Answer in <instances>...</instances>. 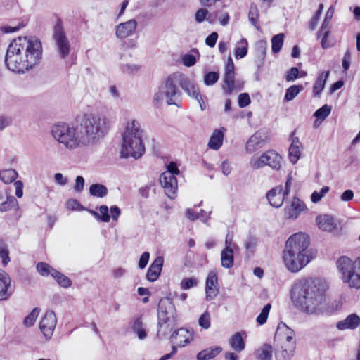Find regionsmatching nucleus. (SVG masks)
<instances>
[{"mask_svg": "<svg viewBox=\"0 0 360 360\" xmlns=\"http://www.w3.org/2000/svg\"><path fill=\"white\" fill-rule=\"evenodd\" d=\"M198 323L200 327L208 329L210 327V316L207 311L204 312L199 318Z\"/></svg>", "mask_w": 360, "mask_h": 360, "instance_id": "nucleus-57", "label": "nucleus"}, {"mask_svg": "<svg viewBox=\"0 0 360 360\" xmlns=\"http://www.w3.org/2000/svg\"><path fill=\"white\" fill-rule=\"evenodd\" d=\"M53 39L60 57L66 58L70 53V45L64 31L63 22L60 19L57 20L54 25Z\"/></svg>", "mask_w": 360, "mask_h": 360, "instance_id": "nucleus-9", "label": "nucleus"}, {"mask_svg": "<svg viewBox=\"0 0 360 360\" xmlns=\"http://www.w3.org/2000/svg\"><path fill=\"white\" fill-rule=\"evenodd\" d=\"M42 53V44L39 39L19 37L9 44L5 55V64L15 73H25L40 63Z\"/></svg>", "mask_w": 360, "mask_h": 360, "instance_id": "nucleus-2", "label": "nucleus"}, {"mask_svg": "<svg viewBox=\"0 0 360 360\" xmlns=\"http://www.w3.org/2000/svg\"><path fill=\"white\" fill-rule=\"evenodd\" d=\"M89 193L94 197L103 198L108 194V188L100 184H94L89 187Z\"/></svg>", "mask_w": 360, "mask_h": 360, "instance_id": "nucleus-37", "label": "nucleus"}, {"mask_svg": "<svg viewBox=\"0 0 360 360\" xmlns=\"http://www.w3.org/2000/svg\"><path fill=\"white\" fill-rule=\"evenodd\" d=\"M131 328L139 340H144L147 337V332L143 327L141 316L136 317L133 320Z\"/></svg>", "mask_w": 360, "mask_h": 360, "instance_id": "nucleus-32", "label": "nucleus"}, {"mask_svg": "<svg viewBox=\"0 0 360 360\" xmlns=\"http://www.w3.org/2000/svg\"><path fill=\"white\" fill-rule=\"evenodd\" d=\"M331 108L328 105H324L318 109L314 114L318 120H324L330 114Z\"/></svg>", "mask_w": 360, "mask_h": 360, "instance_id": "nucleus-52", "label": "nucleus"}, {"mask_svg": "<svg viewBox=\"0 0 360 360\" xmlns=\"http://www.w3.org/2000/svg\"><path fill=\"white\" fill-rule=\"evenodd\" d=\"M52 269H53L51 266L44 262H39L37 264V271L43 276H46L49 274L52 276Z\"/></svg>", "mask_w": 360, "mask_h": 360, "instance_id": "nucleus-54", "label": "nucleus"}, {"mask_svg": "<svg viewBox=\"0 0 360 360\" xmlns=\"http://www.w3.org/2000/svg\"><path fill=\"white\" fill-rule=\"evenodd\" d=\"M257 240L255 237L250 236L245 241L244 246L246 250L253 252L256 248Z\"/></svg>", "mask_w": 360, "mask_h": 360, "instance_id": "nucleus-58", "label": "nucleus"}, {"mask_svg": "<svg viewBox=\"0 0 360 360\" xmlns=\"http://www.w3.org/2000/svg\"><path fill=\"white\" fill-rule=\"evenodd\" d=\"M224 139V133L219 129H215L208 143V146L210 148L213 150H218L222 145Z\"/></svg>", "mask_w": 360, "mask_h": 360, "instance_id": "nucleus-30", "label": "nucleus"}, {"mask_svg": "<svg viewBox=\"0 0 360 360\" xmlns=\"http://www.w3.org/2000/svg\"><path fill=\"white\" fill-rule=\"evenodd\" d=\"M330 34V30H325L324 31H322V33L321 34V46L323 49H327L328 48H330L333 46L334 41L331 39H328V37Z\"/></svg>", "mask_w": 360, "mask_h": 360, "instance_id": "nucleus-46", "label": "nucleus"}, {"mask_svg": "<svg viewBox=\"0 0 360 360\" xmlns=\"http://www.w3.org/2000/svg\"><path fill=\"white\" fill-rule=\"evenodd\" d=\"M336 266L344 283L350 288H360V257L352 261L342 256L336 261Z\"/></svg>", "mask_w": 360, "mask_h": 360, "instance_id": "nucleus-5", "label": "nucleus"}, {"mask_svg": "<svg viewBox=\"0 0 360 360\" xmlns=\"http://www.w3.org/2000/svg\"><path fill=\"white\" fill-rule=\"evenodd\" d=\"M319 227L325 231H331L335 229L334 219L330 215L319 216L316 218Z\"/></svg>", "mask_w": 360, "mask_h": 360, "instance_id": "nucleus-28", "label": "nucleus"}, {"mask_svg": "<svg viewBox=\"0 0 360 360\" xmlns=\"http://www.w3.org/2000/svg\"><path fill=\"white\" fill-rule=\"evenodd\" d=\"M284 34L283 33L274 35L271 39V49L274 53H278L283 44Z\"/></svg>", "mask_w": 360, "mask_h": 360, "instance_id": "nucleus-45", "label": "nucleus"}, {"mask_svg": "<svg viewBox=\"0 0 360 360\" xmlns=\"http://www.w3.org/2000/svg\"><path fill=\"white\" fill-rule=\"evenodd\" d=\"M329 71H326L324 72H321L319 75L313 86V92L315 96H319L321 92L323 89L326 82L329 76Z\"/></svg>", "mask_w": 360, "mask_h": 360, "instance_id": "nucleus-33", "label": "nucleus"}, {"mask_svg": "<svg viewBox=\"0 0 360 360\" xmlns=\"http://www.w3.org/2000/svg\"><path fill=\"white\" fill-rule=\"evenodd\" d=\"M219 291L217 274L214 271L209 272L205 283V298L207 301L214 300Z\"/></svg>", "mask_w": 360, "mask_h": 360, "instance_id": "nucleus-17", "label": "nucleus"}, {"mask_svg": "<svg viewBox=\"0 0 360 360\" xmlns=\"http://www.w3.org/2000/svg\"><path fill=\"white\" fill-rule=\"evenodd\" d=\"M57 319L53 311H47L39 323V329L46 340L51 339L53 334Z\"/></svg>", "mask_w": 360, "mask_h": 360, "instance_id": "nucleus-12", "label": "nucleus"}, {"mask_svg": "<svg viewBox=\"0 0 360 360\" xmlns=\"http://www.w3.org/2000/svg\"><path fill=\"white\" fill-rule=\"evenodd\" d=\"M310 253H298L283 250V259L285 267L291 272H298L311 261Z\"/></svg>", "mask_w": 360, "mask_h": 360, "instance_id": "nucleus-8", "label": "nucleus"}, {"mask_svg": "<svg viewBox=\"0 0 360 360\" xmlns=\"http://www.w3.org/2000/svg\"><path fill=\"white\" fill-rule=\"evenodd\" d=\"M183 75L179 72H175L169 75L165 79L157 93L154 95V101L161 102L164 98L168 105H174L180 99L181 93L178 86H181Z\"/></svg>", "mask_w": 360, "mask_h": 360, "instance_id": "nucleus-6", "label": "nucleus"}, {"mask_svg": "<svg viewBox=\"0 0 360 360\" xmlns=\"http://www.w3.org/2000/svg\"><path fill=\"white\" fill-rule=\"evenodd\" d=\"M39 309L34 308L32 311L24 319L23 324L26 327H30L34 325L35 321L39 315Z\"/></svg>", "mask_w": 360, "mask_h": 360, "instance_id": "nucleus-47", "label": "nucleus"}, {"mask_svg": "<svg viewBox=\"0 0 360 360\" xmlns=\"http://www.w3.org/2000/svg\"><path fill=\"white\" fill-rule=\"evenodd\" d=\"M5 195L6 200L0 203L1 212H6L15 207H18V200L14 196L10 195L7 190L5 191Z\"/></svg>", "mask_w": 360, "mask_h": 360, "instance_id": "nucleus-34", "label": "nucleus"}, {"mask_svg": "<svg viewBox=\"0 0 360 360\" xmlns=\"http://www.w3.org/2000/svg\"><path fill=\"white\" fill-rule=\"evenodd\" d=\"M143 130L141 124L136 120L127 122L122 133V143L121 155L122 158H134L139 159L145 153V146L143 143Z\"/></svg>", "mask_w": 360, "mask_h": 360, "instance_id": "nucleus-4", "label": "nucleus"}, {"mask_svg": "<svg viewBox=\"0 0 360 360\" xmlns=\"http://www.w3.org/2000/svg\"><path fill=\"white\" fill-rule=\"evenodd\" d=\"M231 348L236 352H240L245 348V342L240 333H235L229 340Z\"/></svg>", "mask_w": 360, "mask_h": 360, "instance_id": "nucleus-35", "label": "nucleus"}, {"mask_svg": "<svg viewBox=\"0 0 360 360\" xmlns=\"http://www.w3.org/2000/svg\"><path fill=\"white\" fill-rule=\"evenodd\" d=\"M164 263V258L162 256H158L150 264L146 274V278L150 282L155 281L162 271V268Z\"/></svg>", "mask_w": 360, "mask_h": 360, "instance_id": "nucleus-21", "label": "nucleus"}, {"mask_svg": "<svg viewBox=\"0 0 360 360\" xmlns=\"http://www.w3.org/2000/svg\"><path fill=\"white\" fill-rule=\"evenodd\" d=\"M208 14V11L205 8H200L197 11L195 15V19L198 22H203Z\"/></svg>", "mask_w": 360, "mask_h": 360, "instance_id": "nucleus-64", "label": "nucleus"}, {"mask_svg": "<svg viewBox=\"0 0 360 360\" xmlns=\"http://www.w3.org/2000/svg\"><path fill=\"white\" fill-rule=\"evenodd\" d=\"M325 285L319 278H302L296 281L290 290L293 304L308 314L316 313L322 308Z\"/></svg>", "mask_w": 360, "mask_h": 360, "instance_id": "nucleus-3", "label": "nucleus"}, {"mask_svg": "<svg viewBox=\"0 0 360 360\" xmlns=\"http://www.w3.org/2000/svg\"><path fill=\"white\" fill-rule=\"evenodd\" d=\"M233 250L224 248L221 252V266L226 269H231L233 266Z\"/></svg>", "mask_w": 360, "mask_h": 360, "instance_id": "nucleus-31", "label": "nucleus"}, {"mask_svg": "<svg viewBox=\"0 0 360 360\" xmlns=\"http://www.w3.org/2000/svg\"><path fill=\"white\" fill-rule=\"evenodd\" d=\"M158 319L177 320L176 307L170 298L163 297L160 299L158 304Z\"/></svg>", "mask_w": 360, "mask_h": 360, "instance_id": "nucleus-11", "label": "nucleus"}, {"mask_svg": "<svg viewBox=\"0 0 360 360\" xmlns=\"http://www.w3.org/2000/svg\"><path fill=\"white\" fill-rule=\"evenodd\" d=\"M11 288V278L4 271L0 272V301L6 300L12 294Z\"/></svg>", "mask_w": 360, "mask_h": 360, "instance_id": "nucleus-24", "label": "nucleus"}, {"mask_svg": "<svg viewBox=\"0 0 360 360\" xmlns=\"http://www.w3.org/2000/svg\"><path fill=\"white\" fill-rule=\"evenodd\" d=\"M294 134L295 131L290 135L292 142L288 150L289 160L292 164H295L298 161L302 150V144L298 137L293 136Z\"/></svg>", "mask_w": 360, "mask_h": 360, "instance_id": "nucleus-19", "label": "nucleus"}, {"mask_svg": "<svg viewBox=\"0 0 360 360\" xmlns=\"http://www.w3.org/2000/svg\"><path fill=\"white\" fill-rule=\"evenodd\" d=\"M282 345H290L291 343L295 346V332L288 330V335L281 340Z\"/></svg>", "mask_w": 360, "mask_h": 360, "instance_id": "nucleus-62", "label": "nucleus"}, {"mask_svg": "<svg viewBox=\"0 0 360 360\" xmlns=\"http://www.w3.org/2000/svg\"><path fill=\"white\" fill-rule=\"evenodd\" d=\"M218 39V34L216 32H212L205 39V44L210 47H214Z\"/></svg>", "mask_w": 360, "mask_h": 360, "instance_id": "nucleus-63", "label": "nucleus"}, {"mask_svg": "<svg viewBox=\"0 0 360 360\" xmlns=\"http://www.w3.org/2000/svg\"><path fill=\"white\" fill-rule=\"evenodd\" d=\"M250 98L248 93H243L238 96V105L240 108H245L250 103Z\"/></svg>", "mask_w": 360, "mask_h": 360, "instance_id": "nucleus-60", "label": "nucleus"}, {"mask_svg": "<svg viewBox=\"0 0 360 360\" xmlns=\"http://www.w3.org/2000/svg\"><path fill=\"white\" fill-rule=\"evenodd\" d=\"M219 75L216 72H209L204 76V83L206 86H212L219 80Z\"/></svg>", "mask_w": 360, "mask_h": 360, "instance_id": "nucleus-53", "label": "nucleus"}, {"mask_svg": "<svg viewBox=\"0 0 360 360\" xmlns=\"http://www.w3.org/2000/svg\"><path fill=\"white\" fill-rule=\"evenodd\" d=\"M182 63L186 67H191L196 63V58L193 55L185 54L182 57Z\"/></svg>", "mask_w": 360, "mask_h": 360, "instance_id": "nucleus-61", "label": "nucleus"}, {"mask_svg": "<svg viewBox=\"0 0 360 360\" xmlns=\"http://www.w3.org/2000/svg\"><path fill=\"white\" fill-rule=\"evenodd\" d=\"M282 157L274 150H269L260 156H252L250 160V166L253 169H258L269 166L274 170L281 167Z\"/></svg>", "mask_w": 360, "mask_h": 360, "instance_id": "nucleus-7", "label": "nucleus"}, {"mask_svg": "<svg viewBox=\"0 0 360 360\" xmlns=\"http://www.w3.org/2000/svg\"><path fill=\"white\" fill-rule=\"evenodd\" d=\"M0 257L2 259V264L4 266H6L10 262L7 245L4 241L1 240H0Z\"/></svg>", "mask_w": 360, "mask_h": 360, "instance_id": "nucleus-51", "label": "nucleus"}, {"mask_svg": "<svg viewBox=\"0 0 360 360\" xmlns=\"http://www.w3.org/2000/svg\"><path fill=\"white\" fill-rule=\"evenodd\" d=\"M271 307L270 304H267L263 307L262 311L256 319L258 324L263 325L266 322Z\"/></svg>", "mask_w": 360, "mask_h": 360, "instance_id": "nucleus-50", "label": "nucleus"}, {"mask_svg": "<svg viewBox=\"0 0 360 360\" xmlns=\"http://www.w3.org/2000/svg\"><path fill=\"white\" fill-rule=\"evenodd\" d=\"M288 330H292L290 328H289L285 323L281 322L278 325L276 331V337L281 340L288 335Z\"/></svg>", "mask_w": 360, "mask_h": 360, "instance_id": "nucleus-48", "label": "nucleus"}, {"mask_svg": "<svg viewBox=\"0 0 360 360\" xmlns=\"http://www.w3.org/2000/svg\"><path fill=\"white\" fill-rule=\"evenodd\" d=\"M91 213L97 220L101 221L103 222H108L110 219L109 209L108 206L105 205L100 206L99 212L91 211Z\"/></svg>", "mask_w": 360, "mask_h": 360, "instance_id": "nucleus-39", "label": "nucleus"}, {"mask_svg": "<svg viewBox=\"0 0 360 360\" xmlns=\"http://www.w3.org/2000/svg\"><path fill=\"white\" fill-rule=\"evenodd\" d=\"M334 13V11L332 8H330L325 15L324 20L321 24V28L318 31L316 36L317 39H319L321 37V34L322 33V31H324L325 30H330V22L333 18Z\"/></svg>", "mask_w": 360, "mask_h": 360, "instance_id": "nucleus-43", "label": "nucleus"}, {"mask_svg": "<svg viewBox=\"0 0 360 360\" xmlns=\"http://www.w3.org/2000/svg\"><path fill=\"white\" fill-rule=\"evenodd\" d=\"M222 90L226 95H230L235 89V73H225L223 78Z\"/></svg>", "mask_w": 360, "mask_h": 360, "instance_id": "nucleus-29", "label": "nucleus"}, {"mask_svg": "<svg viewBox=\"0 0 360 360\" xmlns=\"http://www.w3.org/2000/svg\"><path fill=\"white\" fill-rule=\"evenodd\" d=\"M18 175V172L13 169H4L0 172V179L8 184L14 181Z\"/></svg>", "mask_w": 360, "mask_h": 360, "instance_id": "nucleus-38", "label": "nucleus"}, {"mask_svg": "<svg viewBox=\"0 0 360 360\" xmlns=\"http://www.w3.org/2000/svg\"><path fill=\"white\" fill-rule=\"evenodd\" d=\"M111 122L104 115L86 113L76 124L60 122L51 127V135L69 150L97 145L108 133Z\"/></svg>", "mask_w": 360, "mask_h": 360, "instance_id": "nucleus-1", "label": "nucleus"}, {"mask_svg": "<svg viewBox=\"0 0 360 360\" xmlns=\"http://www.w3.org/2000/svg\"><path fill=\"white\" fill-rule=\"evenodd\" d=\"M160 182L164 188L165 194L174 199L176 196L178 184L176 176H172L169 173L162 174L160 176Z\"/></svg>", "mask_w": 360, "mask_h": 360, "instance_id": "nucleus-13", "label": "nucleus"}, {"mask_svg": "<svg viewBox=\"0 0 360 360\" xmlns=\"http://www.w3.org/2000/svg\"><path fill=\"white\" fill-rule=\"evenodd\" d=\"M360 325V316L356 314H351L347 316L344 320L340 321L337 323L336 327L340 330H354Z\"/></svg>", "mask_w": 360, "mask_h": 360, "instance_id": "nucleus-23", "label": "nucleus"}, {"mask_svg": "<svg viewBox=\"0 0 360 360\" xmlns=\"http://www.w3.org/2000/svg\"><path fill=\"white\" fill-rule=\"evenodd\" d=\"M273 349L271 345H264L257 352L258 360H272Z\"/></svg>", "mask_w": 360, "mask_h": 360, "instance_id": "nucleus-40", "label": "nucleus"}, {"mask_svg": "<svg viewBox=\"0 0 360 360\" xmlns=\"http://www.w3.org/2000/svg\"><path fill=\"white\" fill-rule=\"evenodd\" d=\"M285 197L286 195L283 193L282 186H276L266 193L269 203L276 208H279L283 205Z\"/></svg>", "mask_w": 360, "mask_h": 360, "instance_id": "nucleus-18", "label": "nucleus"}, {"mask_svg": "<svg viewBox=\"0 0 360 360\" xmlns=\"http://www.w3.org/2000/svg\"><path fill=\"white\" fill-rule=\"evenodd\" d=\"M295 350V346L293 344L290 345H281L275 352L276 360H290Z\"/></svg>", "mask_w": 360, "mask_h": 360, "instance_id": "nucleus-26", "label": "nucleus"}, {"mask_svg": "<svg viewBox=\"0 0 360 360\" xmlns=\"http://www.w3.org/2000/svg\"><path fill=\"white\" fill-rule=\"evenodd\" d=\"M52 276L56 280L58 283L63 288H68L72 285V281L68 277L56 269H52Z\"/></svg>", "mask_w": 360, "mask_h": 360, "instance_id": "nucleus-42", "label": "nucleus"}, {"mask_svg": "<svg viewBox=\"0 0 360 360\" xmlns=\"http://www.w3.org/2000/svg\"><path fill=\"white\" fill-rule=\"evenodd\" d=\"M299 75V70L296 67L291 68L287 72L285 75V80L287 82H292L295 81Z\"/></svg>", "mask_w": 360, "mask_h": 360, "instance_id": "nucleus-59", "label": "nucleus"}, {"mask_svg": "<svg viewBox=\"0 0 360 360\" xmlns=\"http://www.w3.org/2000/svg\"><path fill=\"white\" fill-rule=\"evenodd\" d=\"M181 88L189 96L198 101L200 104L201 110H205V103L198 86L194 84L189 80V79L184 75L182 77Z\"/></svg>", "mask_w": 360, "mask_h": 360, "instance_id": "nucleus-15", "label": "nucleus"}, {"mask_svg": "<svg viewBox=\"0 0 360 360\" xmlns=\"http://www.w3.org/2000/svg\"><path fill=\"white\" fill-rule=\"evenodd\" d=\"M158 336L159 338H163L167 337L168 335H172L173 330L175 328L177 323L176 319H158Z\"/></svg>", "mask_w": 360, "mask_h": 360, "instance_id": "nucleus-20", "label": "nucleus"}, {"mask_svg": "<svg viewBox=\"0 0 360 360\" xmlns=\"http://www.w3.org/2000/svg\"><path fill=\"white\" fill-rule=\"evenodd\" d=\"M137 25V22L134 19L120 22L115 27L116 37L122 41L124 39L132 36L136 32Z\"/></svg>", "mask_w": 360, "mask_h": 360, "instance_id": "nucleus-14", "label": "nucleus"}, {"mask_svg": "<svg viewBox=\"0 0 360 360\" xmlns=\"http://www.w3.org/2000/svg\"><path fill=\"white\" fill-rule=\"evenodd\" d=\"M198 283V279L194 277L184 278L181 281L180 286L183 290H189L197 286Z\"/></svg>", "mask_w": 360, "mask_h": 360, "instance_id": "nucleus-49", "label": "nucleus"}, {"mask_svg": "<svg viewBox=\"0 0 360 360\" xmlns=\"http://www.w3.org/2000/svg\"><path fill=\"white\" fill-rule=\"evenodd\" d=\"M306 206L299 198L294 197L290 207L285 210V214L289 219H296L299 213L304 210Z\"/></svg>", "mask_w": 360, "mask_h": 360, "instance_id": "nucleus-25", "label": "nucleus"}, {"mask_svg": "<svg viewBox=\"0 0 360 360\" xmlns=\"http://www.w3.org/2000/svg\"><path fill=\"white\" fill-rule=\"evenodd\" d=\"M170 339L173 342L176 340V344L179 347H185L192 340V333L190 330L181 328L175 330L170 335Z\"/></svg>", "mask_w": 360, "mask_h": 360, "instance_id": "nucleus-22", "label": "nucleus"}, {"mask_svg": "<svg viewBox=\"0 0 360 360\" xmlns=\"http://www.w3.org/2000/svg\"><path fill=\"white\" fill-rule=\"evenodd\" d=\"M248 44L245 39L242 38L237 44L235 49V57L238 58H244L248 53Z\"/></svg>", "mask_w": 360, "mask_h": 360, "instance_id": "nucleus-41", "label": "nucleus"}, {"mask_svg": "<svg viewBox=\"0 0 360 360\" xmlns=\"http://www.w3.org/2000/svg\"><path fill=\"white\" fill-rule=\"evenodd\" d=\"M309 238L306 233H297L288 239L284 250L298 253H309Z\"/></svg>", "mask_w": 360, "mask_h": 360, "instance_id": "nucleus-10", "label": "nucleus"}, {"mask_svg": "<svg viewBox=\"0 0 360 360\" xmlns=\"http://www.w3.org/2000/svg\"><path fill=\"white\" fill-rule=\"evenodd\" d=\"M267 143V136L264 133L257 131L252 134L245 144V150L252 154L260 149Z\"/></svg>", "mask_w": 360, "mask_h": 360, "instance_id": "nucleus-16", "label": "nucleus"}, {"mask_svg": "<svg viewBox=\"0 0 360 360\" xmlns=\"http://www.w3.org/2000/svg\"><path fill=\"white\" fill-rule=\"evenodd\" d=\"M121 69L124 73L135 74L140 70V66L134 63H126L122 65Z\"/></svg>", "mask_w": 360, "mask_h": 360, "instance_id": "nucleus-56", "label": "nucleus"}, {"mask_svg": "<svg viewBox=\"0 0 360 360\" xmlns=\"http://www.w3.org/2000/svg\"><path fill=\"white\" fill-rule=\"evenodd\" d=\"M222 351L220 346L206 348L199 352L196 355L197 360H210L215 358Z\"/></svg>", "mask_w": 360, "mask_h": 360, "instance_id": "nucleus-27", "label": "nucleus"}, {"mask_svg": "<svg viewBox=\"0 0 360 360\" xmlns=\"http://www.w3.org/2000/svg\"><path fill=\"white\" fill-rule=\"evenodd\" d=\"M323 9V4H320L319 6V9L316 12L315 15L312 17V18L309 22L310 30H314L316 27L318 22L320 18V16L322 13Z\"/></svg>", "mask_w": 360, "mask_h": 360, "instance_id": "nucleus-55", "label": "nucleus"}, {"mask_svg": "<svg viewBox=\"0 0 360 360\" xmlns=\"http://www.w3.org/2000/svg\"><path fill=\"white\" fill-rule=\"evenodd\" d=\"M302 85H292L286 89L284 100L290 101L293 100L297 95L302 90Z\"/></svg>", "mask_w": 360, "mask_h": 360, "instance_id": "nucleus-44", "label": "nucleus"}, {"mask_svg": "<svg viewBox=\"0 0 360 360\" xmlns=\"http://www.w3.org/2000/svg\"><path fill=\"white\" fill-rule=\"evenodd\" d=\"M259 13L257 5L252 3L248 13V20L250 22L257 30H259L260 28L259 25Z\"/></svg>", "mask_w": 360, "mask_h": 360, "instance_id": "nucleus-36", "label": "nucleus"}]
</instances>
